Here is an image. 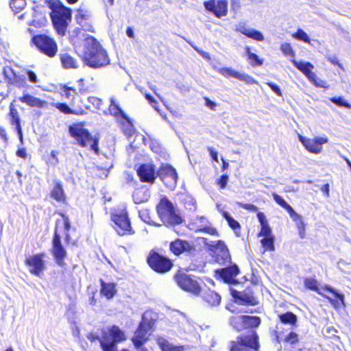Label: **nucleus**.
Here are the masks:
<instances>
[{"mask_svg": "<svg viewBox=\"0 0 351 351\" xmlns=\"http://www.w3.org/2000/svg\"><path fill=\"white\" fill-rule=\"evenodd\" d=\"M205 100H206V106L211 110H215V108L217 106L216 104L211 101L210 99H209L208 98H205Z\"/></svg>", "mask_w": 351, "mask_h": 351, "instance_id": "nucleus-63", "label": "nucleus"}, {"mask_svg": "<svg viewBox=\"0 0 351 351\" xmlns=\"http://www.w3.org/2000/svg\"><path fill=\"white\" fill-rule=\"evenodd\" d=\"M49 196L58 203L66 204V195L60 180H57L53 182V186L50 191Z\"/></svg>", "mask_w": 351, "mask_h": 351, "instance_id": "nucleus-24", "label": "nucleus"}, {"mask_svg": "<svg viewBox=\"0 0 351 351\" xmlns=\"http://www.w3.org/2000/svg\"><path fill=\"white\" fill-rule=\"evenodd\" d=\"M169 252L176 256H180L182 254H189L194 250V246L189 241L176 238L169 242Z\"/></svg>", "mask_w": 351, "mask_h": 351, "instance_id": "nucleus-17", "label": "nucleus"}, {"mask_svg": "<svg viewBox=\"0 0 351 351\" xmlns=\"http://www.w3.org/2000/svg\"><path fill=\"white\" fill-rule=\"evenodd\" d=\"M176 285L182 290L199 295L201 292V286L195 276L188 273L183 268H179L173 277Z\"/></svg>", "mask_w": 351, "mask_h": 351, "instance_id": "nucleus-11", "label": "nucleus"}, {"mask_svg": "<svg viewBox=\"0 0 351 351\" xmlns=\"http://www.w3.org/2000/svg\"><path fill=\"white\" fill-rule=\"evenodd\" d=\"M108 110L110 114L117 119H127L128 115L124 112L119 105L116 104L113 100L111 101Z\"/></svg>", "mask_w": 351, "mask_h": 351, "instance_id": "nucleus-39", "label": "nucleus"}, {"mask_svg": "<svg viewBox=\"0 0 351 351\" xmlns=\"http://www.w3.org/2000/svg\"><path fill=\"white\" fill-rule=\"evenodd\" d=\"M229 177L227 174H222L216 180V184L219 186L221 189H224L227 186Z\"/></svg>", "mask_w": 351, "mask_h": 351, "instance_id": "nucleus-50", "label": "nucleus"}, {"mask_svg": "<svg viewBox=\"0 0 351 351\" xmlns=\"http://www.w3.org/2000/svg\"><path fill=\"white\" fill-rule=\"evenodd\" d=\"M29 25L36 28H40L44 25V23L33 19L29 23Z\"/></svg>", "mask_w": 351, "mask_h": 351, "instance_id": "nucleus-62", "label": "nucleus"}, {"mask_svg": "<svg viewBox=\"0 0 351 351\" xmlns=\"http://www.w3.org/2000/svg\"><path fill=\"white\" fill-rule=\"evenodd\" d=\"M60 60L64 69H71L79 67L77 60L69 53H61L60 55Z\"/></svg>", "mask_w": 351, "mask_h": 351, "instance_id": "nucleus-31", "label": "nucleus"}, {"mask_svg": "<svg viewBox=\"0 0 351 351\" xmlns=\"http://www.w3.org/2000/svg\"><path fill=\"white\" fill-rule=\"evenodd\" d=\"M58 215L62 217V219H57L55 222V228L51 240V252L55 261V263L60 266L65 265V258L67 256V252L63 245L61 240V233L64 232V241L69 243L71 237L69 233L71 226L68 216L62 212H56Z\"/></svg>", "mask_w": 351, "mask_h": 351, "instance_id": "nucleus-3", "label": "nucleus"}, {"mask_svg": "<svg viewBox=\"0 0 351 351\" xmlns=\"http://www.w3.org/2000/svg\"><path fill=\"white\" fill-rule=\"evenodd\" d=\"M81 58L85 65L92 69L103 68L110 64V59L106 50L93 36H88L85 38Z\"/></svg>", "mask_w": 351, "mask_h": 351, "instance_id": "nucleus-4", "label": "nucleus"}, {"mask_svg": "<svg viewBox=\"0 0 351 351\" xmlns=\"http://www.w3.org/2000/svg\"><path fill=\"white\" fill-rule=\"evenodd\" d=\"M216 274L223 279L226 282H230L239 273V269L237 265L227 267L225 268L217 269Z\"/></svg>", "mask_w": 351, "mask_h": 351, "instance_id": "nucleus-29", "label": "nucleus"}, {"mask_svg": "<svg viewBox=\"0 0 351 351\" xmlns=\"http://www.w3.org/2000/svg\"><path fill=\"white\" fill-rule=\"evenodd\" d=\"M8 84L15 86L18 88L23 87L25 83V79L19 75L14 73L13 77H5Z\"/></svg>", "mask_w": 351, "mask_h": 351, "instance_id": "nucleus-45", "label": "nucleus"}, {"mask_svg": "<svg viewBox=\"0 0 351 351\" xmlns=\"http://www.w3.org/2000/svg\"><path fill=\"white\" fill-rule=\"evenodd\" d=\"M299 140L310 153L319 154L322 149V145L327 143L328 139L324 137L308 138L299 135Z\"/></svg>", "mask_w": 351, "mask_h": 351, "instance_id": "nucleus-21", "label": "nucleus"}, {"mask_svg": "<svg viewBox=\"0 0 351 351\" xmlns=\"http://www.w3.org/2000/svg\"><path fill=\"white\" fill-rule=\"evenodd\" d=\"M133 202L136 204H142L147 202L149 197V189L144 185L137 184L132 193Z\"/></svg>", "mask_w": 351, "mask_h": 351, "instance_id": "nucleus-28", "label": "nucleus"}, {"mask_svg": "<svg viewBox=\"0 0 351 351\" xmlns=\"http://www.w3.org/2000/svg\"><path fill=\"white\" fill-rule=\"evenodd\" d=\"M19 99L21 102L25 104L30 108H45L48 106L47 101L36 97L29 93H24Z\"/></svg>", "mask_w": 351, "mask_h": 351, "instance_id": "nucleus-25", "label": "nucleus"}, {"mask_svg": "<svg viewBox=\"0 0 351 351\" xmlns=\"http://www.w3.org/2000/svg\"><path fill=\"white\" fill-rule=\"evenodd\" d=\"M299 336L293 331L289 332L284 338V343L294 346L299 343Z\"/></svg>", "mask_w": 351, "mask_h": 351, "instance_id": "nucleus-46", "label": "nucleus"}, {"mask_svg": "<svg viewBox=\"0 0 351 351\" xmlns=\"http://www.w3.org/2000/svg\"><path fill=\"white\" fill-rule=\"evenodd\" d=\"M219 73L223 76L228 78L230 77H234L239 80L245 82L249 84H253L256 83V80L250 75L246 73H239L232 68L222 67L219 69Z\"/></svg>", "mask_w": 351, "mask_h": 351, "instance_id": "nucleus-22", "label": "nucleus"}, {"mask_svg": "<svg viewBox=\"0 0 351 351\" xmlns=\"http://www.w3.org/2000/svg\"><path fill=\"white\" fill-rule=\"evenodd\" d=\"M146 263L153 271L159 274L169 272L174 266L173 260L160 253L158 249H152L149 252Z\"/></svg>", "mask_w": 351, "mask_h": 351, "instance_id": "nucleus-7", "label": "nucleus"}, {"mask_svg": "<svg viewBox=\"0 0 351 351\" xmlns=\"http://www.w3.org/2000/svg\"><path fill=\"white\" fill-rule=\"evenodd\" d=\"M16 154L18 157L25 159L27 158V152L25 147L19 148L16 150Z\"/></svg>", "mask_w": 351, "mask_h": 351, "instance_id": "nucleus-60", "label": "nucleus"}, {"mask_svg": "<svg viewBox=\"0 0 351 351\" xmlns=\"http://www.w3.org/2000/svg\"><path fill=\"white\" fill-rule=\"evenodd\" d=\"M326 59L332 64L338 66L339 68L343 69L342 64L339 63V60L336 56H328Z\"/></svg>", "mask_w": 351, "mask_h": 351, "instance_id": "nucleus-58", "label": "nucleus"}, {"mask_svg": "<svg viewBox=\"0 0 351 351\" xmlns=\"http://www.w3.org/2000/svg\"><path fill=\"white\" fill-rule=\"evenodd\" d=\"M88 101L90 102V103H92L93 105L96 106L97 108H99L101 104H102V100L97 97H88Z\"/></svg>", "mask_w": 351, "mask_h": 351, "instance_id": "nucleus-57", "label": "nucleus"}, {"mask_svg": "<svg viewBox=\"0 0 351 351\" xmlns=\"http://www.w3.org/2000/svg\"><path fill=\"white\" fill-rule=\"evenodd\" d=\"M82 28L80 27H76L74 29L73 32V34H71L70 36H69V40L71 43H76L77 42V36L82 32Z\"/></svg>", "mask_w": 351, "mask_h": 351, "instance_id": "nucleus-55", "label": "nucleus"}, {"mask_svg": "<svg viewBox=\"0 0 351 351\" xmlns=\"http://www.w3.org/2000/svg\"><path fill=\"white\" fill-rule=\"evenodd\" d=\"M101 286L100 293L106 299L110 300L117 294V285L114 282H106L103 279L99 280Z\"/></svg>", "mask_w": 351, "mask_h": 351, "instance_id": "nucleus-30", "label": "nucleus"}, {"mask_svg": "<svg viewBox=\"0 0 351 351\" xmlns=\"http://www.w3.org/2000/svg\"><path fill=\"white\" fill-rule=\"evenodd\" d=\"M245 52L247 56V59L252 66H259L263 64V60L260 58L256 53L252 52L250 47L245 48Z\"/></svg>", "mask_w": 351, "mask_h": 351, "instance_id": "nucleus-40", "label": "nucleus"}, {"mask_svg": "<svg viewBox=\"0 0 351 351\" xmlns=\"http://www.w3.org/2000/svg\"><path fill=\"white\" fill-rule=\"evenodd\" d=\"M272 197L276 204L285 209L291 217H298V215L295 212L293 208L280 195L276 193H273Z\"/></svg>", "mask_w": 351, "mask_h": 351, "instance_id": "nucleus-34", "label": "nucleus"}, {"mask_svg": "<svg viewBox=\"0 0 351 351\" xmlns=\"http://www.w3.org/2000/svg\"><path fill=\"white\" fill-rule=\"evenodd\" d=\"M205 10L217 18L226 16L228 12L227 0H208L204 2Z\"/></svg>", "mask_w": 351, "mask_h": 351, "instance_id": "nucleus-16", "label": "nucleus"}, {"mask_svg": "<svg viewBox=\"0 0 351 351\" xmlns=\"http://www.w3.org/2000/svg\"><path fill=\"white\" fill-rule=\"evenodd\" d=\"M232 295L241 305L256 306L259 303L250 287H247L242 291L232 290Z\"/></svg>", "mask_w": 351, "mask_h": 351, "instance_id": "nucleus-19", "label": "nucleus"}, {"mask_svg": "<svg viewBox=\"0 0 351 351\" xmlns=\"http://www.w3.org/2000/svg\"><path fill=\"white\" fill-rule=\"evenodd\" d=\"M8 116L10 119V123L14 125L15 130L21 141L23 140V130L21 125V119L19 112L14 105L11 103L9 106Z\"/></svg>", "mask_w": 351, "mask_h": 351, "instance_id": "nucleus-26", "label": "nucleus"}, {"mask_svg": "<svg viewBox=\"0 0 351 351\" xmlns=\"http://www.w3.org/2000/svg\"><path fill=\"white\" fill-rule=\"evenodd\" d=\"M278 319L283 324L295 326L298 322V317L293 312L288 311L278 315Z\"/></svg>", "mask_w": 351, "mask_h": 351, "instance_id": "nucleus-38", "label": "nucleus"}, {"mask_svg": "<svg viewBox=\"0 0 351 351\" xmlns=\"http://www.w3.org/2000/svg\"><path fill=\"white\" fill-rule=\"evenodd\" d=\"M84 126V121L73 123L68 128L69 134L79 146L84 148L88 147L95 155L99 156V138L97 135H93Z\"/></svg>", "mask_w": 351, "mask_h": 351, "instance_id": "nucleus-6", "label": "nucleus"}, {"mask_svg": "<svg viewBox=\"0 0 351 351\" xmlns=\"http://www.w3.org/2000/svg\"><path fill=\"white\" fill-rule=\"evenodd\" d=\"M239 32L245 36L254 40L263 41L264 40L263 34L256 29H248L245 27H241L239 29Z\"/></svg>", "mask_w": 351, "mask_h": 351, "instance_id": "nucleus-35", "label": "nucleus"}, {"mask_svg": "<svg viewBox=\"0 0 351 351\" xmlns=\"http://www.w3.org/2000/svg\"><path fill=\"white\" fill-rule=\"evenodd\" d=\"M304 285L306 289L315 291L319 295H322L321 291H319V288L318 287V282L316 279L313 278H306L304 280Z\"/></svg>", "mask_w": 351, "mask_h": 351, "instance_id": "nucleus-44", "label": "nucleus"}, {"mask_svg": "<svg viewBox=\"0 0 351 351\" xmlns=\"http://www.w3.org/2000/svg\"><path fill=\"white\" fill-rule=\"evenodd\" d=\"M154 324L155 320L143 317L131 339L136 349L142 347L149 340V332L152 330Z\"/></svg>", "mask_w": 351, "mask_h": 351, "instance_id": "nucleus-13", "label": "nucleus"}, {"mask_svg": "<svg viewBox=\"0 0 351 351\" xmlns=\"http://www.w3.org/2000/svg\"><path fill=\"white\" fill-rule=\"evenodd\" d=\"M0 138L5 144L8 143L9 138L7 130L5 128L0 125Z\"/></svg>", "mask_w": 351, "mask_h": 351, "instance_id": "nucleus-53", "label": "nucleus"}, {"mask_svg": "<svg viewBox=\"0 0 351 351\" xmlns=\"http://www.w3.org/2000/svg\"><path fill=\"white\" fill-rule=\"evenodd\" d=\"M121 122V128L123 134L128 137H131L135 133V128L130 118L127 116V119H123Z\"/></svg>", "mask_w": 351, "mask_h": 351, "instance_id": "nucleus-41", "label": "nucleus"}, {"mask_svg": "<svg viewBox=\"0 0 351 351\" xmlns=\"http://www.w3.org/2000/svg\"><path fill=\"white\" fill-rule=\"evenodd\" d=\"M241 207L247 210L252 212H257L258 210L257 206L252 204H244L241 205Z\"/></svg>", "mask_w": 351, "mask_h": 351, "instance_id": "nucleus-59", "label": "nucleus"}, {"mask_svg": "<svg viewBox=\"0 0 351 351\" xmlns=\"http://www.w3.org/2000/svg\"><path fill=\"white\" fill-rule=\"evenodd\" d=\"M45 252L29 255L25 257L24 263L28 267L29 272L34 276L41 277L47 269Z\"/></svg>", "mask_w": 351, "mask_h": 351, "instance_id": "nucleus-14", "label": "nucleus"}, {"mask_svg": "<svg viewBox=\"0 0 351 351\" xmlns=\"http://www.w3.org/2000/svg\"><path fill=\"white\" fill-rule=\"evenodd\" d=\"M293 65L300 70L310 81L315 82L316 75L313 72V65L309 62H298L295 59L292 60Z\"/></svg>", "mask_w": 351, "mask_h": 351, "instance_id": "nucleus-27", "label": "nucleus"}, {"mask_svg": "<svg viewBox=\"0 0 351 351\" xmlns=\"http://www.w3.org/2000/svg\"><path fill=\"white\" fill-rule=\"evenodd\" d=\"M9 5L14 14L21 12L27 6L26 0H10Z\"/></svg>", "mask_w": 351, "mask_h": 351, "instance_id": "nucleus-43", "label": "nucleus"}, {"mask_svg": "<svg viewBox=\"0 0 351 351\" xmlns=\"http://www.w3.org/2000/svg\"><path fill=\"white\" fill-rule=\"evenodd\" d=\"M30 43L35 46L40 53L51 58L55 57L58 51L55 39L45 34H34Z\"/></svg>", "mask_w": 351, "mask_h": 351, "instance_id": "nucleus-10", "label": "nucleus"}, {"mask_svg": "<svg viewBox=\"0 0 351 351\" xmlns=\"http://www.w3.org/2000/svg\"><path fill=\"white\" fill-rule=\"evenodd\" d=\"M280 48L284 56L290 57L293 60L295 58V53L289 43H282Z\"/></svg>", "mask_w": 351, "mask_h": 351, "instance_id": "nucleus-47", "label": "nucleus"}, {"mask_svg": "<svg viewBox=\"0 0 351 351\" xmlns=\"http://www.w3.org/2000/svg\"><path fill=\"white\" fill-rule=\"evenodd\" d=\"M126 34L130 38H134V34L131 27H128L126 29Z\"/></svg>", "mask_w": 351, "mask_h": 351, "instance_id": "nucleus-64", "label": "nucleus"}, {"mask_svg": "<svg viewBox=\"0 0 351 351\" xmlns=\"http://www.w3.org/2000/svg\"><path fill=\"white\" fill-rule=\"evenodd\" d=\"M110 219L114 223L112 228L118 235L123 237L135 234V230L132 227L128 212L125 208L112 212Z\"/></svg>", "mask_w": 351, "mask_h": 351, "instance_id": "nucleus-9", "label": "nucleus"}, {"mask_svg": "<svg viewBox=\"0 0 351 351\" xmlns=\"http://www.w3.org/2000/svg\"><path fill=\"white\" fill-rule=\"evenodd\" d=\"M77 88L72 85L71 82L60 86V95L67 99L69 103L57 102L53 106L64 114L82 116L86 114L90 110V106L81 97L89 92L88 86L86 85V80L83 77L80 78L77 80Z\"/></svg>", "mask_w": 351, "mask_h": 351, "instance_id": "nucleus-1", "label": "nucleus"}, {"mask_svg": "<svg viewBox=\"0 0 351 351\" xmlns=\"http://www.w3.org/2000/svg\"><path fill=\"white\" fill-rule=\"evenodd\" d=\"M292 36L294 38L302 40L306 43H311V39L309 38L308 34L302 29H298V30L292 34Z\"/></svg>", "mask_w": 351, "mask_h": 351, "instance_id": "nucleus-48", "label": "nucleus"}, {"mask_svg": "<svg viewBox=\"0 0 351 351\" xmlns=\"http://www.w3.org/2000/svg\"><path fill=\"white\" fill-rule=\"evenodd\" d=\"M257 218L261 224L260 231L257 234L258 237H263L260 243L264 252H273L275 250V237L272 233L271 227L262 212L257 213Z\"/></svg>", "mask_w": 351, "mask_h": 351, "instance_id": "nucleus-12", "label": "nucleus"}, {"mask_svg": "<svg viewBox=\"0 0 351 351\" xmlns=\"http://www.w3.org/2000/svg\"><path fill=\"white\" fill-rule=\"evenodd\" d=\"M149 147L153 152L157 154H161L163 152L162 145L156 141H151L149 142Z\"/></svg>", "mask_w": 351, "mask_h": 351, "instance_id": "nucleus-51", "label": "nucleus"}, {"mask_svg": "<svg viewBox=\"0 0 351 351\" xmlns=\"http://www.w3.org/2000/svg\"><path fill=\"white\" fill-rule=\"evenodd\" d=\"M90 18V12L82 7L78 8L76 10L75 14V21L85 30L88 32H94L93 25L88 22Z\"/></svg>", "mask_w": 351, "mask_h": 351, "instance_id": "nucleus-23", "label": "nucleus"}, {"mask_svg": "<svg viewBox=\"0 0 351 351\" xmlns=\"http://www.w3.org/2000/svg\"><path fill=\"white\" fill-rule=\"evenodd\" d=\"M26 73H27V75L28 77V80L30 82H32L33 84H36L38 82V77H37V75L35 73V72H34L32 70H27Z\"/></svg>", "mask_w": 351, "mask_h": 351, "instance_id": "nucleus-54", "label": "nucleus"}, {"mask_svg": "<svg viewBox=\"0 0 351 351\" xmlns=\"http://www.w3.org/2000/svg\"><path fill=\"white\" fill-rule=\"evenodd\" d=\"M324 290L331 293L333 294V295L337 298L336 300H331L329 297H326L332 304H333L335 306H340L344 304V295L342 293H339L337 291H336L333 288H332L329 285H326L324 288Z\"/></svg>", "mask_w": 351, "mask_h": 351, "instance_id": "nucleus-36", "label": "nucleus"}, {"mask_svg": "<svg viewBox=\"0 0 351 351\" xmlns=\"http://www.w3.org/2000/svg\"><path fill=\"white\" fill-rule=\"evenodd\" d=\"M207 150L208 151L210 156L213 161H215L216 162H219L218 159V153L217 152L213 147H208L207 148Z\"/></svg>", "mask_w": 351, "mask_h": 351, "instance_id": "nucleus-56", "label": "nucleus"}, {"mask_svg": "<svg viewBox=\"0 0 351 351\" xmlns=\"http://www.w3.org/2000/svg\"><path fill=\"white\" fill-rule=\"evenodd\" d=\"M157 177L169 189H173L178 182V173L171 165L162 163L157 170Z\"/></svg>", "mask_w": 351, "mask_h": 351, "instance_id": "nucleus-15", "label": "nucleus"}, {"mask_svg": "<svg viewBox=\"0 0 351 351\" xmlns=\"http://www.w3.org/2000/svg\"><path fill=\"white\" fill-rule=\"evenodd\" d=\"M197 219L199 220L202 223H205L199 226L196 230L197 232H204L216 237L219 236V234L215 228L206 225L208 223V220L205 217H200Z\"/></svg>", "mask_w": 351, "mask_h": 351, "instance_id": "nucleus-33", "label": "nucleus"}, {"mask_svg": "<svg viewBox=\"0 0 351 351\" xmlns=\"http://www.w3.org/2000/svg\"><path fill=\"white\" fill-rule=\"evenodd\" d=\"M159 348L162 351H184V346H173L165 339H160L158 341Z\"/></svg>", "mask_w": 351, "mask_h": 351, "instance_id": "nucleus-37", "label": "nucleus"}, {"mask_svg": "<svg viewBox=\"0 0 351 351\" xmlns=\"http://www.w3.org/2000/svg\"><path fill=\"white\" fill-rule=\"evenodd\" d=\"M221 214L226 220L229 227L232 229L235 233L240 232L241 226L239 221L235 220L227 211L221 210Z\"/></svg>", "mask_w": 351, "mask_h": 351, "instance_id": "nucleus-42", "label": "nucleus"}, {"mask_svg": "<svg viewBox=\"0 0 351 351\" xmlns=\"http://www.w3.org/2000/svg\"><path fill=\"white\" fill-rule=\"evenodd\" d=\"M47 6L50 9L49 16L52 26L59 37L66 36L72 21V10L59 0H49Z\"/></svg>", "mask_w": 351, "mask_h": 351, "instance_id": "nucleus-5", "label": "nucleus"}, {"mask_svg": "<svg viewBox=\"0 0 351 351\" xmlns=\"http://www.w3.org/2000/svg\"><path fill=\"white\" fill-rule=\"evenodd\" d=\"M266 84L272 90L274 93H275L278 96L281 97L282 95L281 89L280 87L275 83L269 82H266Z\"/></svg>", "mask_w": 351, "mask_h": 351, "instance_id": "nucleus-52", "label": "nucleus"}, {"mask_svg": "<svg viewBox=\"0 0 351 351\" xmlns=\"http://www.w3.org/2000/svg\"><path fill=\"white\" fill-rule=\"evenodd\" d=\"M241 328L237 327V330L245 328L250 330L241 333L236 339L230 343V351H260V337L256 330L261 323V319L258 316L241 315L239 317Z\"/></svg>", "mask_w": 351, "mask_h": 351, "instance_id": "nucleus-2", "label": "nucleus"}, {"mask_svg": "<svg viewBox=\"0 0 351 351\" xmlns=\"http://www.w3.org/2000/svg\"><path fill=\"white\" fill-rule=\"evenodd\" d=\"M321 191L325 195L326 197H328L330 195V186L329 184H325L321 187Z\"/></svg>", "mask_w": 351, "mask_h": 351, "instance_id": "nucleus-61", "label": "nucleus"}, {"mask_svg": "<svg viewBox=\"0 0 351 351\" xmlns=\"http://www.w3.org/2000/svg\"><path fill=\"white\" fill-rule=\"evenodd\" d=\"M136 174L141 182L151 184L155 182L157 178V171H156L154 165L152 163L141 164L136 169Z\"/></svg>", "mask_w": 351, "mask_h": 351, "instance_id": "nucleus-18", "label": "nucleus"}, {"mask_svg": "<svg viewBox=\"0 0 351 351\" xmlns=\"http://www.w3.org/2000/svg\"><path fill=\"white\" fill-rule=\"evenodd\" d=\"M208 249L215 254L217 262L224 263L230 261L229 250L223 241L213 242L208 245Z\"/></svg>", "mask_w": 351, "mask_h": 351, "instance_id": "nucleus-20", "label": "nucleus"}, {"mask_svg": "<svg viewBox=\"0 0 351 351\" xmlns=\"http://www.w3.org/2000/svg\"><path fill=\"white\" fill-rule=\"evenodd\" d=\"M330 101L339 107H345L351 109V104L346 101L342 97H333Z\"/></svg>", "mask_w": 351, "mask_h": 351, "instance_id": "nucleus-49", "label": "nucleus"}, {"mask_svg": "<svg viewBox=\"0 0 351 351\" xmlns=\"http://www.w3.org/2000/svg\"><path fill=\"white\" fill-rule=\"evenodd\" d=\"M202 298L205 302L210 306H217L221 302L220 295L214 291L208 290L204 293Z\"/></svg>", "mask_w": 351, "mask_h": 351, "instance_id": "nucleus-32", "label": "nucleus"}, {"mask_svg": "<svg viewBox=\"0 0 351 351\" xmlns=\"http://www.w3.org/2000/svg\"><path fill=\"white\" fill-rule=\"evenodd\" d=\"M156 212L160 219L171 226L181 224L183 221L182 217L176 212L171 201L166 196H162L156 206Z\"/></svg>", "mask_w": 351, "mask_h": 351, "instance_id": "nucleus-8", "label": "nucleus"}]
</instances>
